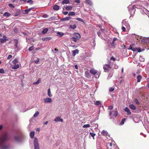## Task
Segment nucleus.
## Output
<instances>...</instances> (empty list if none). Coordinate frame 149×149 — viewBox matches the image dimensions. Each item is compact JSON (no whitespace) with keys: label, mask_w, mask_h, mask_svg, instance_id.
<instances>
[{"label":"nucleus","mask_w":149,"mask_h":149,"mask_svg":"<svg viewBox=\"0 0 149 149\" xmlns=\"http://www.w3.org/2000/svg\"><path fill=\"white\" fill-rule=\"evenodd\" d=\"M113 107L112 106H110L108 107V109L109 110L112 109H113Z\"/></svg>","instance_id":"obj_61"},{"label":"nucleus","mask_w":149,"mask_h":149,"mask_svg":"<svg viewBox=\"0 0 149 149\" xmlns=\"http://www.w3.org/2000/svg\"><path fill=\"white\" fill-rule=\"evenodd\" d=\"M14 32L15 33H17L18 32V29L17 28H15L14 30Z\"/></svg>","instance_id":"obj_64"},{"label":"nucleus","mask_w":149,"mask_h":149,"mask_svg":"<svg viewBox=\"0 0 149 149\" xmlns=\"http://www.w3.org/2000/svg\"><path fill=\"white\" fill-rule=\"evenodd\" d=\"M39 113L38 111H36L33 115V116L34 117H36L39 114Z\"/></svg>","instance_id":"obj_33"},{"label":"nucleus","mask_w":149,"mask_h":149,"mask_svg":"<svg viewBox=\"0 0 149 149\" xmlns=\"http://www.w3.org/2000/svg\"><path fill=\"white\" fill-rule=\"evenodd\" d=\"M124 111L127 112V115H130L131 114V112H130V109L127 107H126L124 109Z\"/></svg>","instance_id":"obj_13"},{"label":"nucleus","mask_w":149,"mask_h":149,"mask_svg":"<svg viewBox=\"0 0 149 149\" xmlns=\"http://www.w3.org/2000/svg\"><path fill=\"white\" fill-rule=\"evenodd\" d=\"M141 40L142 42L145 44L147 46L148 49H149V38L142 37Z\"/></svg>","instance_id":"obj_5"},{"label":"nucleus","mask_w":149,"mask_h":149,"mask_svg":"<svg viewBox=\"0 0 149 149\" xmlns=\"http://www.w3.org/2000/svg\"><path fill=\"white\" fill-rule=\"evenodd\" d=\"M134 5L132 6V5H130L128 7V8L129 9V11L130 12V18L131 17L133 16L134 12L135 11V8H134Z\"/></svg>","instance_id":"obj_3"},{"label":"nucleus","mask_w":149,"mask_h":149,"mask_svg":"<svg viewBox=\"0 0 149 149\" xmlns=\"http://www.w3.org/2000/svg\"><path fill=\"white\" fill-rule=\"evenodd\" d=\"M54 121L56 122H63V119L61 118L59 116H58L56 117L55 118L54 120Z\"/></svg>","instance_id":"obj_10"},{"label":"nucleus","mask_w":149,"mask_h":149,"mask_svg":"<svg viewBox=\"0 0 149 149\" xmlns=\"http://www.w3.org/2000/svg\"><path fill=\"white\" fill-rule=\"evenodd\" d=\"M34 61L36 64H38L39 61V60L38 58H37L36 60H34Z\"/></svg>","instance_id":"obj_48"},{"label":"nucleus","mask_w":149,"mask_h":149,"mask_svg":"<svg viewBox=\"0 0 149 149\" xmlns=\"http://www.w3.org/2000/svg\"><path fill=\"white\" fill-rule=\"evenodd\" d=\"M95 104L96 105H100V107L101 106V104H100V101H96L95 102Z\"/></svg>","instance_id":"obj_38"},{"label":"nucleus","mask_w":149,"mask_h":149,"mask_svg":"<svg viewBox=\"0 0 149 149\" xmlns=\"http://www.w3.org/2000/svg\"><path fill=\"white\" fill-rule=\"evenodd\" d=\"M77 20L81 22H82L84 23V21L82 19L80 18H77L76 19Z\"/></svg>","instance_id":"obj_39"},{"label":"nucleus","mask_w":149,"mask_h":149,"mask_svg":"<svg viewBox=\"0 0 149 149\" xmlns=\"http://www.w3.org/2000/svg\"><path fill=\"white\" fill-rule=\"evenodd\" d=\"M129 107L130 108L133 110H135L136 109L135 106L133 104H131L130 105Z\"/></svg>","instance_id":"obj_25"},{"label":"nucleus","mask_w":149,"mask_h":149,"mask_svg":"<svg viewBox=\"0 0 149 149\" xmlns=\"http://www.w3.org/2000/svg\"><path fill=\"white\" fill-rule=\"evenodd\" d=\"M33 48H34L33 46H32L31 47L29 48V50L30 51H31L33 49Z\"/></svg>","instance_id":"obj_49"},{"label":"nucleus","mask_w":149,"mask_h":149,"mask_svg":"<svg viewBox=\"0 0 149 149\" xmlns=\"http://www.w3.org/2000/svg\"><path fill=\"white\" fill-rule=\"evenodd\" d=\"M27 2L29 3L30 4H32L33 3V1L31 0H28L27 1Z\"/></svg>","instance_id":"obj_44"},{"label":"nucleus","mask_w":149,"mask_h":149,"mask_svg":"<svg viewBox=\"0 0 149 149\" xmlns=\"http://www.w3.org/2000/svg\"><path fill=\"white\" fill-rule=\"evenodd\" d=\"M112 143H108L107 144V146H108V148H110L109 147H111L112 146Z\"/></svg>","instance_id":"obj_37"},{"label":"nucleus","mask_w":149,"mask_h":149,"mask_svg":"<svg viewBox=\"0 0 149 149\" xmlns=\"http://www.w3.org/2000/svg\"><path fill=\"white\" fill-rule=\"evenodd\" d=\"M71 18V17L69 16L67 17H65L61 19V21L68 20Z\"/></svg>","instance_id":"obj_19"},{"label":"nucleus","mask_w":149,"mask_h":149,"mask_svg":"<svg viewBox=\"0 0 149 149\" xmlns=\"http://www.w3.org/2000/svg\"><path fill=\"white\" fill-rule=\"evenodd\" d=\"M117 114L118 112L116 111H114L113 113V115L115 117H116L117 116Z\"/></svg>","instance_id":"obj_40"},{"label":"nucleus","mask_w":149,"mask_h":149,"mask_svg":"<svg viewBox=\"0 0 149 149\" xmlns=\"http://www.w3.org/2000/svg\"><path fill=\"white\" fill-rule=\"evenodd\" d=\"M44 100L45 103H51L52 102V99L50 98H45Z\"/></svg>","instance_id":"obj_9"},{"label":"nucleus","mask_w":149,"mask_h":149,"mask_svg":"<svg viewBox=\"0 0 149 149\" xmlns=\"http://www.w3.org/2000/svg\"><path fill=\"white\" fill-rule=\"evenodd\" d=\"M76 27V26L75 24L73 25H70L69 26V28L70 29H75Z\"/></svg>","instance_id":"obj_21"},{"label":"nucleus","mask_w":149,"mask_h":149,"mask_svg":"<svg viewBox=\"0 0 149 149\" xmlns=\"http://www.w3.org/2000/svg\"><path fill=\"white\" fill-rule=\"evenodd\" d=\"M0 40L1 42V43L4 42L6 41V39L3 38L0 39Z\"/></svg>","instance_id":"obj_42"},{"label":"nucleus","mask_w":149,"mask_h":149,"mask_svg":"<svg viewBox=\"0 0 149 149\" xmlns=\"http://www.w3.org/2000/svg\"><path fill=\"white\" fill-rule=\"evenodd\" d=\"M5 73L4 70L2 68L0 69V73L3 74Z\"/></svg>","instance_id":"obj_47"},{"label":"nucleus","mask_w":149,"mask_h":149,"mask_svg":"<svg viewBox=\"0 0 149 149\" xmlns=\"http://www.w3.org/2000/svg\"><path fill=\"white\" fill-rule=\"evenodd\" d=\"M60 8V6L58 5H55L53 7V9L55 10H58Z\"/></svg>","instance_id":"obj_14"},{"label":"nucleus","mask_w":149,"mask_h":149,"mask_svg":"<svg viewBox=\"0 0 149 149\" xmlns=\"http://www.w3.org/2000/svg\"><path fill=\"white\" fill-rule=\"evenodd\" d=\"M72 8V6H69L66 7L65 9L67 10H71Z\"/></svg>","instance_id":"obj_24"},{"label":"nucleus","mask_w":149,"mask_h":149,"mask_svg":"<svg viewBox=\"0 0 149 149\" xmlns=\"http://www.w3.org/2000/svg\"><path fill=\"white\" fill-rule=\"evenodd\" d=\"M122 26L125 27L128 29H130V26L128 21H126L125 20H123L122 22Z\"/></svg>","instance_id":"obj_7"},{"label":"nucleus","mask_w":149,"mask_h":149,"mask_svg":"<svg viewBox=\"0 0 149 149\" xmlns=\"http://www.w3.org/2000/svg\"><path fill=\"white\" fill-rule=\"evenodd\" d=\"M112 76V74L111 73H110L108 75V79H110Z\"/></svg>","instance_id":"obj_46"},{"label":"nucleus","mask_w":149,"mask_h":149,"mask_svg":"<svg viewBox=\"0 0 149 149\" xmlns=\"http://www.w3.org/2000/svg\"><path fill=\"white\" fill-rule=\"evenodd\" d=\"M47 94H48V95L50 97H51L52 96V94L51 93L50 89V88L48 89V90Z\"/></svg>","instance_id":"obj_27"},{"label":"nucleus","mask_w":149,"mask_h":149,"mask_svg":"<svg viewBox=\"0 0 149 149\" xmlns=\"http://www.w3.org/2000/svg\"><path fill=\"white\" fill-rule=\"evenodd\" d=\"M75 15V13L74 12H70L68 14V15L69 16H74Z\"/></svg>","instance_id":"obj_31"},{"label":"nucleus","mask_w":149,"mask_h":149,"mask_svg":"<svg viewBox=\"0 0 149 149\" xmlns=\"http://www.w3.org/2000/svg\"><path fill=\"white\" fill-rule=\"evenodd\" d=\"M34 149H40L39 145L38 143V139L35 137L34 140Z\"/></svg>","instance_id":"obj_6"},{"label":"nucleus","mask_w":149,"mask_h":149,"mask_svg":"<svg viewBox=\"0 0 149 149\" xmlns=\"http://www.w3.org/2000/svg\"><path fill=\"white\" fill-rule=\"evenodd\" d=\"M8 139L7 135L3 134L0 136V149H8L9 145L6 143V141Z\"/></svg>","instance_id":"obj_1"},{"label":"nucleus","mask_w":149,"mask_h":149,"mask_svg":"<svg viewBox=\"0 0 149 149\" xmlns=\"http://www.w3.org/2000/svg\"><path fill=\"white\" fill-rule=\"evenodd\" d=\"M114 90V88H110V89L109 90V91L110 92H112V91H113Z\"/></svg>","instance_id":"obj_59"},{"label":"nucleus","mask_w":149,"mask_h":149,"mask_svg":"<svg viewBox=\"0 0 149 149\" xmlns=\"http://www.w3.org/2000/svg\"><path fill=\"white\" fill-rule=\"evenodd\" d=\"M87 3L90 5L92 6L93 4L92 3L90 0H85Z\"/></svg>","instance_id":"obj_32"},{"label":"nucleus","mask_w":149,"mask_h":149,"mask_svg":"<svg viewBox=\"0 0 149 149\" xmlns=\"http://www.w3.org/2000/svg\"><path fill=\"white\" fill-rule=\"evenodd\" d=\"M139 60L142 62L144 61V58H143L142 56H140L139 57Z\"/></svg>","instance_id":"obj_41"},{"label":"nucleus","mask_w":149,"mask_h":149,"mask_svg":"<svg viewBox=\"0 0 149 149\" xmlns=\"http://www.w3.org/2000/svg\"><path fill=\"white\" fill-rule=\"evenodd\" d=\"M79 51L77 49L74 50H73L72 51V56H75L76 54H78L79 53Z\"/></svg>","instance_id":"obj_12"},{"label":"nucleus","mask_w":149,"mask_h":149,"mask_svg":"<svg viewBox=\"0 0 149 149\" xmlns=\"http://www.w3.org/2000/svg\"><path fill=\"white\" fill-rule=\"evenodd\" d=\"M142 76L140 75H139L137 76V82H139L142 79Z\"/></svg>","instance_id":"obj_18"},{"label":"nucleus","mask_w":149,"mask_h":149,"mask_svg":"<svg viewBox=\"0 0 149 149\" xmlns=\"http://www.w3.org/2000/svg\"><path fill=\"white\" fill-rule=\"evenodd\" d=\"M89 134L92 137H93V139H94V137L95 135V134L93 133L90 132Z\"/></svg>","instance_id":"obj_35"},{"label":"nucleus","mask_w":149,"mask_h":149,"mask_svg":"<svg viewBox=\"0 0 149 149\" xmlns=\"http://www.w3.org/2000/svg\"><path fill=\"white\" fill-rule=\"evenodd\" d=\"M3 15L5 17H8L10 15V14L8 12H6L3 14Z\"/></svg>","instance_id":"obj_30"},{"label":"nucleus","mask_w":149,"mask_h":149,"mask_svg":"<svg viewBox=\"0 0 149 149\" xmlns=\"http://www.w3.org/2000/svg\"><path fill=\"white\" fill-rule=\"evenodd\" d=\"M103 69L105 72H107L108 71V69L104 66L103 67Z\"/></svg>","instance_id":"obj_50"},{"label":"nucleus","mask_w":149,"mask_h":149,"mask_svg":"<svg viewBox=\"0 0 149 149\" xmlns=\"http://www.w3.org/2000/svg\"><path fill=\"white\" fill-rule=\"evenodd\" d=\"M106 66L109 68H111V66L109 64H106Z\"/></svg>","instance_id":"obj_62"},{"label":"nucleus","mask_w":149,"mask_h":149,"mask_svg":"<svg viewBox=\"0 0 149 149\" xmlns=\"http://www.w3.org/2000/svg\"><path fill=\"white\" fill-rule=\"evenodd\" d=\"M134 102L137 104L138 105H139L140 104L139 102L138 101V100L137 99H135L134 100Z\"/></svg>","instance_id":"obj_45"},{"label":"nucleus","mask_w":149,"mask_h":149,"mask_svg":"<svg viewBox=\"0 0 149 149\" xmlns=\"http://www.w3.org/2000/svg\"><path fill=\"white\" fill-rule=\"evenodd\" d=\"M14 138L16 141L19 142H21L22 140L21 136H15Z\"/></svg>","instance_id":"obj_8"},{"label":"nucleus","mask_w":149,"mask_h":149,"mask_svg":"<svg viewBox=\"0 0 149 149\" xmlns=\"http://www.w3.org/2000/svg\"><path fill=\"white\" fill-rule=\"evenodd\" d=\"M14 42H15V44H18V41L17 40V39H15L14 40Z\"/></svg>","instance_id":"obj_60"},{"label":"nucleus","mask_w":149,"mask_h":149,"mask_svg":"<svg viewBox=\"0 0 149 149\" xmlns=\"http://www.w3.org/2000/svg\"><path fill=\"white\" fill-rule=\"evenodd\" d=\"M57 34L58 36L60 37H61L63 36L64 33L62 32H58L57 33Z\"/></svg>","instance_id":"obj_20"},{"label":"nucleus","mask_w":149,"mask_h":149,"mask_svg":"<svg viewBox=\"0 0 149 149\" xmlns=\"http://www.w3.org/2000/svg\"><path fill=\"white\" fill-rule=\"evenodd\" d=\"M19 66L18 64H15V65L12 67V68L13 69H18Z\"/></svg>","instance_id":"obj_22"},{"label":"nucleus","mask_w":149,"mask_h":149,"mask_svg":"<svg viewBox=\"0 0 149 149\" xmlns=\"http://www.w3.org/2000/svg\"><path fill=\"white\" fill-rule=\"evenodd\" d=\"M85 76L88 78H90L91 77L89 72L87 71H86L85 72Z\"/></svg>","instance_id":"obj_17"},{"label":"nucleus","mask_w":149,"mask_h":149,"mask_svg":"<svg viewBox=\"0 0 149 149\" xmlns=\"http://www.w3.org/2000/svg\"><path fill=\"white\" fill-rule=\"evenodd\" d=\"M125 118L123 119H122V121H121L120 123V125H123L124 124V122H125Z\"/></svg>","instance_id":"obj_36"},{"label":"nucleus","mask_w":149,"mask_h":149,"mask_svg":"<svg viewBox=\"0 0 149 149\" xmlns=\"http://www.w3.org/2000/svg\"><path fill=\"white\" fill-rule=\"evenodd\" d=\"M146 129L148 132L149 133V125L148 126L147 128H146Z\"/></svg>","instance_id":"obj_63"},{"label":"nucleus","mask_w":149,"mask_h":149,"mask_svg":"<svg viewBox=\"0 0 149 149\" xmlns=\"http://www.w3.org/2000/svg\"><path fill=\"white\" fill-rule=\"evenodd\" d=\"M35 132L34 131L31 132L30 134V137L31 138H33Z\"/></svg>","instance_id":"obj_26"},{"label":"nucleus","mask_w":149,"mask_h":149,"mask_svg":"<svg viewBox=\"0 0 149 149\" xmlns=\"http://www.w3.org/2000/svg\"><path fill=\"white\" fill-rule=\"evenodd\" d=\"M137 51L138 52H140L141 51V49L140 48H137Z\"/></svg>","instance_id":"obj_58"},{"label":"nucleus","mask_w":149,"mask_h":149,"mask_svg":"<svg viewBox=\"0 0 149 149\" xmlns=\"http://www.w3.org/2000/svg\"><path fill=\"white\" fill-rule=\"evenodd\" d=\"M81 38V36L79 33H75L73 34V37L71 38V40L74 42H76L79 40Z\"/></svg>","instance_id":"obj_4"},{"label":"nucleus","mask_w":149,"mask_h":149,"mask_svg":"<svg viewBox=\"0 0 149 149\" xmlns=\"http://www.w3.org/2000/svg\"><path fill=\"white\" fill-rule=\"evenodd\" d=\"M115 42L113 41H112L111 43V45L112 46L114 47L115 46V44H114Z\"/></svg>","instance_id":"obj_57"},{"label":"nucleus","mask_w":149,"mask_h":149,"mask_svg":"<svg viewBox=\"0 0 149 149\" xmlns=\"http://www.w3.org/2000/svg\"><path fill=\"white\" fill-rule=\"evenodd\" d=\"M92 74L95 75V77L96 78H98L100 74V72L97 71L94 68L91 69L90 71Z\"/></svg>","instance_id":"obj_2"},{"label":"nucleus","mask_w":149,"mask_h":149,"mask_svg":"<svg viewBox=\"0 0 149 149\" xmlns=\"http://www.w3.org/2000/svg\"><path fill=\"white\" fill-rule=\"evenodd\" d=\"M51 39L52 38L51 37H47L43 38H42V41H47L51 40Z\"/></svg>","instance_id":"obj_15"},{"label":"nucleus","mask_w":149,"mask_h":149,"mask_svg":"<svg viewBox=\"0 0 149 149\" xmlns=\"http://www.w3.org/2000/svg\"><path fill=\"white\" fill-rule=\"evenodd\" d=\"M122 29L123 31H125V26H122Z\"/></svg>","instance_id":"obj_55"},{"label":"nucleus","mask_w":149,"mask_h":149,"mask_svg":"<svg viewBox=\"0 0 149 149\" xmlns=\"http://www.w3.org/2000/svg\"><path fill=\"white\" fill-rule=\"evenodd\" d=\"M18 61V59L16 58L13 61V63L14 64H16L17 63Z\"/></svg>","instance_id":"obj_34"},{"label":"nucleus","mask_w":149,"mask_h":149,"mask_svg":"<svg viewBox=\"0 0 149 149\" xmlns=\"http://www.w3.org/2000/svg\"><path fill=\"white\" fill-rule=\"evenodd\" d=\"M33 9V8H30L28 9H26L24 10V14H27L28 13L29 11Z\"/></svg>","instance_id":"obj_16"},{"label":"nucleus","mask_w":149,"mask_h":149,"mask_svg":"<svg viewBox=\"0 0 149 149\" xmlns=\"http://www.w3.org/2000/svg\"><path fill=\"white\" fill-rule=\"evenodd\" d=\"M113 148H114V149H118L117 146L116 145L115 143L113 144Z\"/></svg>","instance_id":"obj_54"},{"label":"nucleus","mask_w":149,"mask_h":149,"mask_svg":"<svg viewBox=\"0 0 149 149\" xmlns=\"http://www.w3.org/2000/svg\"><path fill=\"white\" fill-rule=\"evenodd\" d=\"M90 127V125L88 124L85 125L83 126L84 128L89 127Z\"/></svg>","instance_id":"obj_43"},{"label":"nucleus","mask_w":149,"mask_h":149,"mask_svg":"<svg viewBox=\"0 0 149 149\" xmlns=\"http://www.w3.org/2000/svg\"><path fill=\"white\" fill-rule=\"evenodd\" d=\"M133 46V45L131 44V45L129 47V48L128 49H131L132 50V48H134Z\"/></svg>","instance_id":"obj_51"},{"label":"nucleus","mask_w":149,"mask_h":149,"mask_svg":"<svg viewBox=\"0 0 149 149\" xmlns=\"http://www.w3.org/2000/svg\"><path fill=\"white\" fill-rule=\"evenodd\" d=\"M102 134L104 136H107L106 137L108 139V138L107 137V136L109 137L110 135L109 134H108V132L107 131L104 130H103L102 131Z\"/></svg>","instance_id":"obj_11"},{"label":"nucleus","mask_w":149,"mask_h":149,"mask_svg":"<svg viewBox=\"0 0 149 149\" xmlns=\"http://www.w3.org/2000/svg\"><path fill=\"white\" fill-rule=\"evenodd\" d=\"M12 57V56L11 55H9L7 59H9L10 58H11Z\"/></svg>","instance_id":"obj_56"},{"label":"nucleus","mask_w":149,"mask_h":149,"mask_svg":"<svg viewBox=\"0 0 149 149\" xmlns=\"http://www.w3.org/2000/svg\"><path fill=\"white\" fill-rule=\"evenodd\" d=\"M70 3L69 0H63L62 2L63 4H68Z\"/></svg>","instance_id":"obj_23"},{"label":"nucleus","mask_w":149,"mask_h":149,"mask_svg":"<svg viewBox=\"0 0 149 149\" xmlns=\"http://www.w3.org/2000/svg\"><path fill=\"white\" fill-rule=\"evenodd\" d=\"M41 79H38V81L35 82H34L33 83V84L34 85H37L40 82Z\"/></svg>","instance_id":"obj_29"},{"label":"nucleus","mask_w":149,"mask_h":149,"mask_svg":"<svg viewBox=\"0 0 149 149\" xmlns=\"http://www.w3.org/2000/svg\"><path fill=\"white\" fill-rule=\"evenodd\" d=\"M133 46V45L131 44V45L129 47V48L128 49H131L132 50V48H134Z\"/></svg>","instance_id":"obj_52"},{"label":"nucleus","mask_w":149,"mask_h":149,"mask_svg":"<svg viewBox=\"0 0 149 149\" xmlns=\"http://www.w3.org/2000/svg\"><path fill=\"white\" fill-rule=\"evenodd\" d=\"M137 48L135 47V48H132V50L134 52H135L137 51Z\"/></svg>","instance_id":"obj_53"},{"label":"nucleus","mask_w":149,"mask_h":149,"mask_svg":"<svg viewBox=\"0 0 149 149\" xmlns=\"http://www.w3.org/2000/svg\"><path fill=\"white\" fill-rule=\"evenodd\" d=\"M48 31V28H45L43 30L42 33L43 34H45Z\"/></svg>","instance_id":"obj_28"}]
</instances>
